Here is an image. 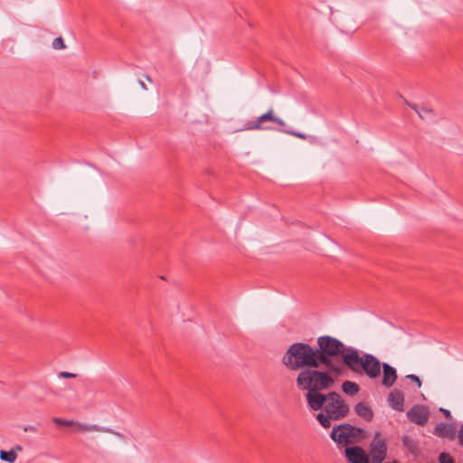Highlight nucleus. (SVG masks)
<instances>
[{
  "label": "nucleus",
  "instance_id": "obj_1",
  "mask_svg": "<svg viewBox=\"0 0 463 463\" xmlns=\"http://www.w3.org/2000/svg\"><path fill=\"white\" fill-rule=\"evenodd\" d=\"M317 343L316 348L307 343L298 342L290 345L282 356V364L290 371L324 365L335 376H341L342 369L334 361L341 346L340 340L326 335L319 336Z\"/></svg>",
  "mask_w": 463,
  "mask_h": 463
},
{
  "label": "nucleus",
  "instance_id": "obj_2",
  "mask_svg": "<svg viewBox=\"0 0 463 463\" xmlns=\"http://www.w3.org/2000/svg\"><path fill=\"white\" fill-rule=\"evenodd\" d=\"M335 376L330 370H319V367H309L299 371L296 384L299 391L306 392L305 398L308 407H318L325 401L322 392L331 389L335 384Z\"/></svg>",
  "mask_w": 463,
  "mask_h": 463
},
{
  "label": "nucleus",
  "instance_id": "obj_3",
  "mask_svg": "<svg viewBox=\"0 0 463 463\" xmlns=\"http://www.w3.org/2000/svg\"><path fill=\"white\" fill-rule=\"evenodd\" d=\"M340 345L337 353V357L340 360L335 362L342 369V374L345 369H348L358 375L364 373L371 379H375L380 375L383 364L377 357L371 354L360 355L356 348L346 346L342 341H340Z\"/></svg>",
  "mask_w": 463,
  "mask_h": 463
},
{
  "label": "nucleus",
  "instance_id": "obj_4",
  "mask_svg": "<svg viewBox=\"0 0 463 463\" xmlns=\"http://www.w3.org/2000/svg\"><path fill=\"white\" fill-rule=\"evenodd\" d=\"M284 127H286L285 121L278 118L272 109L247 123V129L249 130H279L300 139L307 138L305 134L284 129Z\"/></svg>",
  "mask_w": 463,
  "mask_h": 463
},
{
  "label": "nucleus",
  "instance_id": "obj_5",
  "mask_svg": "<svg viewBox=\"0 0 463 463\" xmlns=\"http://www.w3.org/2000/svg\"><path fill=\"white\" fill-rule=\"evenodd\" d=\"M312 411H319L324 409L326 413H328L333 420H339L344 419L350 411L348 404L345 402L342 396L336 392H329L325 394V401L320 402L318 407H309Z\"/></svg>",
  "mask_w": 463,
  "mask_h": 463
},
{
  "label": "nucleus",
  "instance_id": "obj_6",
  "mask_svg": "<svg viewBox=\"0 0 463 463\" xmlns=\"http://www.w3.org/2000/svg\"><path fill=\"white\" fill-rule=\"evenodd\" d=\"M331 439L338 445L355 443L365 438V431L363 429L351 424H340L333 428L330 433Z\"/></svg>",
  "mask_w": 463,
  "mask_h": 463
},
{
  "label": "nucleus",
  "instance_id": "obj_7",
  "mask_svg": "<svg viewBox=\"0 0 463 463\" xmlns=\"http://www.w3.org/2000/svg\"><path fill=\"white\" fill-rule=\"evenodd\" d=\"M388 444L386 439L376 431L369 445V458L371 463H382L387 457Z\"/></svg>",
  "mask_w": 463,
  "mask_h": 463
},
{
  "label": "nucleus",
  "instance_id": "obj_8",
  "mask_svg": "<svg viewBox=\"0 0 463 463\" xmlns=\"http://www.w3.org/2000/svg\"><path fill=\"white\" fill-rule=\"evenodd\" d=\"M430 415V409L421 404H415L407 411L409 420L420 426H424L428 422Z\"/></svg>",
  "mask_w": 463,
  "mask_h": 463
},
{
  "label": "nucleus",
  "instance_id": "obj_9",
  "mask_svg": "<svg viewBox=\"0 0 463 463\" xmlns=\"http://www.w3.org/2000/svg\"><path fill=\"white\" fill-rule=\"evenodd\" d=\"M345 456L350 463H371L368 454L359 446L346 447Z\"/></svg>",
  "mask_w": 463,
  "mask_h": 463
},
{
  "label": "nucleus",
  "instance_id": "obj_10",
  "mask_svg": "<svg viewBox=\"0 0 463 463\" xmlns=\"http://www.w3.org/2000/svg\"><path fill=\"white\" fill-rule=\"evenodd\" d=\"M457 429L452 423L439 422L435 426L434 434L439 438H448L454 439L456 437Z\"/></svg>",
  "mask_w": 463,
  "mask_h": 463
},
{
  "label": "nucleus",
  "instance_id": "obj_11",
  "mask_svg": "<svg viewBox=\"0 0 463 463\" xmlns=\"http://www.w3.org/2000/svg\"><path fill=\"white\" fill-rule=\"evenodd\" d=\"M383 380L382 383L383 386L390 388L392 387L397 380V373L394 367L390 365L389 364L383 363Z\"/></svg>",
  "mask_w": 463,
  "mask_h": 463
},
{
  "label": "nucleus",
  "instance_id": "obj_12",
  "mask_svg": "<svg viewBox=\"0 0 463 463\" xmlns=\"http://www.w3.org/2000/svg\"><path fill=\"white\" fill-rule=\"evenodd\" d=\"M388 402L393 410L397 411H404V395L402 391H392L388 395Z\"/></svg>",
  "mask_w": 463,
  "mask_h": 463
},
{
  "label": "nucleus",
  "instance_id": "obj_13",
  "mask_svg": "<svg viewBox=\"0 0 463 463\" xmlns=\"http://www.w3.org/2000/svg\"><path fill=\"white\" fill-rule=\"evenodd\" d=\"M355 413L367 421H371L373 418V410L364 402H360L354 406Z\"/></svg>",
  "mask_w": 463,
  "mask_h": 463
},
{
  "label": "nucleus",
  "instance_id": "obj_14",
  "mask_svg": "<svg viewBox=\"0 0 463 463\" xmlns=\"http://www.w3.org/2000/svg\"><path fill=\"white\" fill-rule=\"evenodd\" d=\"M402 441L403 447L406 448L411 454L417 455L419 453V444L412 438L408 435H404L402 438Z\"/></svg>",
  "mask_w": 463,
  "mask_h": 463
},
{
  "label": "nucleus",
  "instance_id": "obj_15",
  "mask_svg": "<svg viewBox=\"0 0 463 463\" xmlns=\"http://www.w3.org/2000/svg\"><path fill=\"white\" fill-rule=\"evenodd\" d=\"M342 391L347 395L354 396L360 391V386L354 382L345 381L342 383Z\"/></svg>",
  "mask_w": 463,
  "mask_h": 463
},
{
  "label": "nucleus",
  "instance_id": "obj_16",
  "mask_svg": "<svg viewBox=\"0 0 463 463\" xmlns=\"http://www.w3.org/2000/svg\"><path fill=\"white\" fill-rule=\"evenodd\" d=\"M316 418L323 428L328 429L331 426L333 418H331L328 413L321 411L317 414Z\"/></svg>",
  "mask_w": 463,
  "mask_h": 463
},
{
  "label": "nucleus",
  "instance_id": "obj_17",
  "mask_svg": "<svg viewBox=\"0 0 463 463\" xmlns=\"http://www.w3.org/2000/svg\"><path fill=\"white\" fill-rule=\"evenodd\" d=\"M0 458L1 460L3 461H6L8 463H14L16 458H17V455L14 451V449H11V450H0Z\"/></svg>",
  "mask_w": 463,
  "mask_h": 463
},
{
  "label": "nucleus",
  "instance_id": "obj_18",
  "mask_svg": "<svg viewBox=\"0 0 463 463\" xmlns=\"http://www.w3.org/2000/svg\"><path fill=\"white\" fill-rule=\"evenodd\" d=\"M408 105L417 112L420 118H425L428 115H433V110L430 109L419 108L416 104L408 103Z\"/></svg>",
  "mask_w": 463,
  "mask_h": 463
},
{
  "label": "nucleus",
  "instance_id": "obj_19",
  "mask_svg": "<svg viewBox=\"0 0 463 463\" xmlns=\"http://www.w3.org/2000/svg\"><path fill=\"white\" fill-rule=\"evenodd\" d=\"M76 426H77V429L80 431H100V430H103L98 425H87V424L78 423Z\"/></svg>",
  "mask_w": 463,
  "mask_h": 463
},
{
  "label": "nucleus",
  "instance_id": "obj_20",
  "mask_svg": "<svg viewBox=\"0 0 463 463\" xmlns=\"http://www.w3.org/2000/svg\"><path fill=\"white\" fill-rule=\"evenodd\" d=\"M53 422L59 426H73L75 425V422L72 420H65L62 418H53Z\"/></svg>",
  "mask_w": 463,
  "mask_h": 463
},
{
  "label": "nucleus",
  "instance_id": "obj_21",
  "mask_svg": "<svg viewBox=\"0 0 463 463\" xmlns=\"http://www.w3.org/2000/svg\"><path fill=\"white\" fill-rule=\"evenodd\" d=\"M439 463H455V460L449 453L441 452L439 456Z\"/></svg>",
  "mask_w": 463,
  "mask_h": 463
},
{
  "label": "nucleus",
  "instance_id": "obj_22",
  "mask_svg": "<svg viewBox=\"0 0 463 463\" xmlns=\"http://www.w3.org/2000/svg\"><path fill=\"white\" fill-rule=\"evenodd\" d=\"M52 47L55 50H61L65 48L64 41L61 37H57L52 42Z\"/></svg>",
  "mask_w": 463,
  "mask_h": 463
},
{
  "label": "nucleus",
  "instance_id": "obj_23",
  "mask_svg": "<svg viewBox=\"0 0 463 463\" xmlns=\"http://www.w3.org/2000/svg\"><path fill=\"white\" fill-rule=\"evenodd\" d=\"M407 379L411 380L412 383H415L418 388L421 387V381L420 379L415 375V374H408L405 376Z\"/></svg>",
  "mask_w": 463,
  "mask_h": 463
},
{
  "label": "nucleus",
  "instance_id": "obj_24",
  "mask_svg": "<svg viewBox=\"0 0 463 463\" xmlns=\"http://www.w3.org/2000/svg\"><path fill=\"white\" fill-rule=\"evenodd\" d=\"M59 377H61V378H75L76 374L72 373H68V372H61L59 373Z\"/></svg>",
  "mask_w": 463,
  "mask_h": 463
},
{
  "label": "nucleus",
  "instance_id": "obj_25",
  "mask_svg": "<svg viewBox=\"0 0 463 463\" xmlns=\"http://www.w3.org/2000/svg\"><path fill=\"white\" fill-rule=\"evenodd\" d=\"M457 437H458L459 444L461 446H463V424L461 425Z\"/></svg>",
  "mask_w": 463,
  "mask_h": 463
},
{
  "label": "nucleus",
  "instance_id": "obj_26",
  "mask_svg": "<svg viewBox=\"0 0 463 463\" xmlns=\"http://www.w3.org/2000/svg\"><path fill=\"white\" fill-rule=\"evenodd\" d=\"M24 431H33V432H35L37 430V429L34 426L28 425V426L24 428Z\"/></svg>",
  "mask_w": 463,
  "mask_h": 463
},
{
  "label": "nucleus",
  "instance_id": "obj_27",
  "mask_svg": "<svg viewBox=\"0 0 463 463\" xmlns=\"http://www.w3.org/2000/svg\"><path fill=\"white\" fill-rule=\"evenodd\" d=\"M441 412L443 413V415L446 417V418H451V414H450V411L446 410V409H440Z\"/></svg>",
  "mask_w": 463,
  "mask_h": 463
},
{
  "label": "nucleus",
  "instance_id": "obj_28",
  "mask_svg": "<svg viewBox=\"0 0 463 463\" xmlns=\"http://www.w3.org/2000/svg\"><path fill=\"white\" fill-rule=\"evenodd\" d=\"M139 84L143 90H147L146 85L143 81H139Z\"/></svg>",
  "mask_w": 463,
  "mask_h": 463
},
{
  "label": "nucleus",
  "instance_id": "obj_29",
  "mask_svg": "<svg viewBox=\"0 0 463 463\" xmlns=\"http://www.w3.org/2000/svg\"><path fill=\"white\" fill-rule=\"evenodd\" d=\"M14 451H15V450L22 451V450H23V447H22V446H20V445H16V446H15V448H14Z\"/></svg>",
  "mask_w": 463,
  "mask_h": 463
},
{
  "label": "nucleus",
  "instance_id": "obj_30",
  "mask_svg": "<svg viewBox=\"0 0 463 463\" xmlns=\"http://www.w3.org/2000/svg\"><path fill=\"white\" fill-rule=\"evenodd\" d=\"M146 79L148 81H151V78H150L148 75H146Z\"/></svg>",
  "mask_w": 463,
  "mask_h": 463
}]
</instances>
